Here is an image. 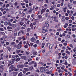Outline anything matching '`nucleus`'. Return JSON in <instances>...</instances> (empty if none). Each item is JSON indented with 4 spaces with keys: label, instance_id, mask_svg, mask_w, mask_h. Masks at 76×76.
<instances>
[{
    "label": "nucleus",
    "instance_id": "obj_58",
    "mask_svg": "<svg viewBox=\"0 0 76 76\" xmlns=\"http://www.w3.org/2000/svg\"><path fill=\"white\" fill-rule=\"evenodd\" d=\"M31 74L30 72H28L27 73H26V75H28Z\"/></svg>",
    "mask_w": 76,
    "mask_h": 76
},
{
    "label": "nucleus",
    "instance_id": "obj_11",
    "mask_svg": "<svg viewBox=\"0 0 76 76\" xmlns=\"http://www.w3.org/2000/svg\"><path fill=\"white\" fill-rule=\"evenodd\" d=\"M22 59H23L26 60V56H21V57H20Z\"/></svg>",
    "mask_w": 76,
    "mask_h": 76
},
{
    "label": "nucleus",
    "instance_id": "obj_41",
    "mask_svg": "<svg viewBox=\"0 0 76 76\" xmlns=\"http://www.w3.org/2000/svg\"><path fill=\"white\" fill-rule=\"evenodd\" d=\"M20 67H21V65H18L17 66V67L18 68H20Z\"/></svg>",
    "mask_w": 76,
    "mask_h": 76
},
{
    "label": "nucleus",
    "instance_id": "obj_15",
    "mask_svg": "<svg viewBox=\"0 0 76 76\" xmlns=\"http://www.w3.org/2000/svg\"><path fill=\"white\" fill-rule=\"evenodd\" d=\"M67 7H65L63 9V10L64 11V12H66V10H67Z\"/></svg>",
    "mask_w": 76,
    "mask_h": 76
},
{
    "label": "nucleus",
    "instance_id": "obj_3",
    "mask_svg": "<svg viewBox=\"0 0 76 76\" xmlns=\"http://www.w3.org/2000/svg\"><path fill=\"white\" fill-rule=\"evenodd\" d=\"M10 69H11L12 71L15 70V69H16L15 67H13V65H11L9 68Z\"/></svg>",
    "mask_w": 76,
    "mask_h": 76
},
{
    "label": "nucleus",
    "instance_id": "obj_61",
    "mask_svg": "<svg viewBox=\"0 0 76 76\" xmlns=\"http://www.w3.org/2000/svg\"><path fill=\"white\" fill-rule=\"evenodd\" d=\"M11 44L12 45H14L15 44V42H12Z\"/></svg>",
    "mask_w": 76,
    "mask_h": 76
},
{
    "label": "nucleus",
    "instance_id": "obj_20",
    "mask_svg": "<svg viewBox=\"0 0 76 76\" xmlns=\"http://www.w3.org/2000/svg\"><path fill=\"white\" fill-rule=\"evenodd\" d=\"M20 52V50H17L16 51V52L17 53H19Z\"/></svg>",
    "mask_w": 76,
    "mask_h": 76
},
{
    "label": "nucleus",
    "instance_id": "obj_28",
    "mask_svg": "<svg viewBox=\"0 0 76 76\" xmlns=\"http://www.w3.org/2000/svg\"><path fill=\"white\" fill-rule=\"evenodd\" d=\"M20 14L19 12H17L15 13V15L16 16H18Z\"/></svg>",
    "mask_w": 76,
    "mask_h": 76
},
{
    "label": "nucleus",
    "instance_id": "obj_35",
    "mask_svg": "<svg viewBox=\"0 0 76 76\" xmlns=\"http://www.w3.org/2000/svg\"><path fill=\"white\" fill-rule=\"evenodd\" d=\"M23 76V74L22 72H20V73L18 75V76Z\"/></svg>",
    "mask_w": 76,
    "mask_h": 76
},
{
    "label": "nucleus",
    "instance_id": "obj_49",
    "mask_svg": "<svg viewBox=\"0 0 76 76\" xmlns=\"http://www.w3.org/2000/svg\"><path fill=\"white\" fill-rule=\"evenodd\" d=\"M71 19L72 20H74L75 17L74 16H72L71 18Z\"/></svg>",
    "mask_w": 76,
    "mask_h": 76
},
{
    "label": "nucleus",
    "instance_id": "obj_25",
    "mask_svg": "<svg viewBox=\"0 0 76 76\" xmlns=\"http://www.w3.org/2000/svg\"><path fill=\"white\" fill-rule=\"evenodd\" d=\"M65 53H66L70 55V52L69 51H68L66 50Z\"/></svg>",
    "mask_w": 76,
    "mask_h": 76
},
{
    "label": "nucleus",
    "instance_id": "obj_38",
    "mask_svg": "<svg viewBox=\"0 0 76 76\" xmlns=\"http://www.w3.org/2000/svg\"><path fill=\"white\" fill-rule=\"evenodd\" d=\"M20 31H21V33H22V34H24L25 33V32L24 31L22 30H20Z\"/></svg>",
    "mask_w": 76,
    "mask_h": 76
},
{
    "label": "nucleus",
    "instance_id": "obj_48",
    "mask_svg": "<svg viewBox=\"0 0 76 76\" xmlns=\"http://www.w3.org/2000/svg\"><path fill=\"white\" fill-rule=\"evenodd\" d=\"M48 14L47 13H46L45 14V17H48Z\"/></svg>",
    "mask_w": 76,
    "mask_h": 76
},
{
    "label": "nucleus",
    "instance_id": "obj_7",
    "mask_svg": "<svg viewBox=\"0 0 76 76\" xmlns=\"http://www.w3.org/2000/svg\"><path fill=\"white\" fill-rule=\"evenodd\" d=\"M21 48H22V45H20V44H18V45L17 48L18 49H20Z\"/></svg>",
    "mask_w": 76,
    "mask_h": 76
},
{
    "label": "nucleus",
    "instance_id": "obj_39",
    "mask_svg": "<svg viewBox=\"0 0 76 76\" xmlns=\"http://www.w3.org/2000/svg\"><path fill=\"white\" fill-rule=\"evenodd\" d=\"M23 10L22 9H21L20 10V13H22L23 12Z\"/></svg>",
    "mask_w": 76,
    "mask_h": 76
},
{
    "label": "nucleus",
    "instance_id": "obj_2",
    "mask_svg": "<svg viewBox=\"0 0 76 76\" xmlns=\"http://www.w3.org/2000/svg\"><path fill=\"white\" fill-rule=\"evenodd\" d=\"M45 69V67L42 66L40 68V71L41 72H44Z\"/></svg>",
    "mask_w": 76,
    "mask_h": 76
},
{
    "label": "nucleus",
    "instance_id": "obj_27",
    "mask_svg": "<svg viewBox=\"0 0 76 76\" xmlns=\"http://www.w3.org/2000/svg\"><path fill=\"white\" fill-rule=\"evenodd\" d=\"M48 7V5L47 4H45L44 5V7L46 8V9H47V7Z\"/></svg>",
    "mask_w": 76,
    "mask_h": 76
},
{
    "label": "nucleus",
    "instance_id": "obj_8",
    "mask_svg": "<svg viewBox=\"0 0 76 76\" xmlns=\"http://www.w3.org/2000/svg\"><path fill=\"white\" fill-rule=\"evenodd\" d=\"M55 8H56V6L55 5H53L52 7L50 9V10H53Z\"/></svg>",
    "mask_w": 76,
    "mask_h": 76
},
{
    "label": "nucleus",
    "instance_id": "obj_21",
    "mask_svg": "<svg viewBox=\"0 0 76 76\" xmlns=\"http://www.w3.org/2000/svg\"><path fill=\"white\" fill-rule=\"evenodd\" d=\"M23 69H24V70H25V71L28 72V70H29V69L28 68H24Z\"/></svg>",
    "mask_w": 76,
    "mask_h": 76
},
{
    "label": "nucleus",
    "instance_id": "obj_26",
    "mask_svg": "<svg viewBox=\"0 0 76 76\" xmlns=\"http://www.w3.org/2000/svg\"><path fill=\"white\" fill-rule=\"evenodd\" d=\"M43 32V33H45L46 32H48V30H43V31H42Z\"/></svg>",
    "mask_w": 76,
    "mask_h": 76
},
{
    "label": "nucleus",
    "instance_id": "obj_18",
    "mask_svg": "<svg viewBox=\"0 0 76 76\" xmlns=\"http://www.w3.org/2000/svg\"><path fill=\"white\" fill-rule=\"evenodd\" d=\"M24 24V23H23L22 22H20L19 23V24H20V25H21V26H22Z\"/></svg>",
    "mask_w": 76,
    "mask_h": 76
},
{
    "label": "nucleus",
    "instance_id": "obj_12",
    "mask_svg": "<svg viewBox=\"0 0 76 76\" xmlns=\"http://www.w3.org/2000/svg\"><path fill=\"white\" fill-rule=\"evenodd\" d=\"M46 27V26H44V27H43V28H42V29H43V30H47L48 29L47 27Z\"/></svg>",
    "mask_w": 76,
    "mask_h": 76
},
{
    "label": "nucleus",
    "instance_id": "obj_55",
    "mask_svg": "<svg viewBox=\"0 0 76 76\" xmlns=\"http://www.w3.org/2000/svg\"><path fill=\"white\" fill-rule=\"evenodd\" d=\"M24 66L25 67H28V68L29 67V66L25 64V65Z\"/></svg>",
    "mask_w": 76,
    "mask_h": 76
},
{
    "label": "nucleus",
    "instance_id": "obj_43",
    "mask_svg": "<svg viewBox=\"0 0 76 76\" xmlns=\"http://www.w3.org/2000/svg\"><path fill=\"white\" fill-rule=\"evenodd\" d=\"M64 64H65V65H66V66H67L68 64L67 62V61H65V63H64Z\"/></svg>",
    "mask_w": 76,
    "mask_h": 76
},
{
    "label": "nucleus",
    "instance_id": "obj_29",
    "mask_svg": "<svg viewBox=\"0 0 76 76\" xmlns=\"http://www.w3.org/2000/svg\"><path fill=\"white\" fill-rule=\"evenodd\" d=\"M6 48L9 51H10V50L11 49V48H10L9 47H7Z\"/></svg>",
    "mask_w": 76,
    "mask_h": 76
},
{
    "label": "nucleus",
    "instance_id": "obj_4",
    "mask_svg": "<svg viewBox=\"0 0 76 76\" xmlns=\"http://www.w3.org/2000/svg\"><path fill=\"white\" fill-rule=\"evenodd\" d=\"M72 4L71 3H68L67 7L69 9H71L72 8Z\"/></svg>",
    "mask_w": 76,
    "mask_h": 76
},
{
    "label": "nucleus",
    "instance_id": "obj_62",
    "mask_svg": "<svg viewBox=\"0 0 76 76\" xmlns=\"http://www.w3.org/2000/svg\"><path fill=\"white\" fill-rule=\"evenodd\" d=\"M69 19V17H66L65 18V20H68Z\"/></svg>",
    "mask_w": 76,
    "mask_h": 76
},
{
    "label": "nucleus",
    "instance_id": "obj_40",
    "mask_svg": "<svg viewBox=\"0 0 76 76\" xmlns=\"http://www.w3.org/2000/svg\"><path fill=\"white\" fill-rule=\"evenodd\" d=\"M50 35L52 36H53L54 35V36H55L56 35L55 34H54L53 33H50Z\"/></svg>",
    "mask_w": 76,
    "mask_h": 76
},
{
    "label": "nucleus",
    "instance_id": "obj_36",
    "mask_svg": "<svg viewBox=\"0 0 76 76\" xmlns=\"http://www.w3.org/2000/svg\"><path fill=\"white\" fill-rule=\"evenodd\" d=\"M39 9V7H35V11H37Z\"/></svg>",
    "mask_w": 76,
    "mask_h": 76
},
{
    "label": "nucleus",
    "instance_id": "obj_24",
    "mask_svg": "<svg viewBox=\"0 0 76 76\" xmlns=\"http://www.w3.org/2000/svg\"><path fill=\"white\" fill-rule=\"evenodd\" d=\"M65 67V66L64 65H62V66L61 67V69L62 70H64V69Z\"/></svg>",
    "mask_w": 76,
    "mask_h": 76
},
{
    "label": "nucleus",
    "instance_id": "obj_10",
    "mask_svg": "<svg viewBox=\"0 0 76 76\" xmlns=\"http://www.w3.org/2000/svg\"><path fill=\"white\" fill-rule=\"evenodd\" d=\"M0 69H2V70H3L4 69V67L3 65H1L0 66Z\"/></svg>",
    "mask_w": 76,
    "mask_h": 76
},
{
    "label": "nucleus",
    "instance_id": "obj_47",
    "mask_svg": "<svg viewBox=\"0 0 76 76\" xmlns=\"http://www.w3.org/2000/svg\"><path fill=\"white\" fill-rule=\"evenodd\" d=\"M33 46L34 48H36L37 46V44H35V45H34Z\"/></svg>",
    "mask_w": 76,
    "mask_h": 76
},
{
    "label": "nucleus",
    "instance_id": "obj_56",
    "mask_svg": "<svg viewBox=\"0 0 76 76\" xmlns=\"http://www.w3.org/2000/svg\"><path fill=\"white\" fill-rule=\"evenodd\" d=\"M58 41H61V38H58Z\"/></svg>",
    "mask_w": 76,
    "mask_h": 76
},
{
    "label": "nucleus",
    "instance_id": "obj_17",
    "mask_svg": "<svg viewBox=\"0 0 76 76\" xmlns=\"http://www.w3.org/2000/svg\"><path fill=\"white\" fill-rule=\"evenodd\" d=\"M14 36H16L18 35V34L17 33L16 31H14Z\"/></svg>",
    "mask_w": 76,
    "mask_h": 76
},
{
    "label": "nucleus",
    "instance_id": "obj_51",
    "mask_svg": "<svg viewBox=\"0 0 76 76\" xmlns=\"http://www.w3.org/2000/svg\"><path fill=\"white\" fill-rule=\"evenodd\" d=\"M32 61V59L30 58L28 59V62H29L30 61Z\"/></svg>",
    "mask_w": 76,
    "mask_h": 76
},
{
    "label": "nucleus",
    "instance_id": "obj_31",
    "mask_svg": "<svg viewBox=\"0 0 76 76\" xmlns=\"http://www.w3.org/2000/svg\"><path fill=\"white\" fill-rule=\"evenodd\" d=\"M7 29H12V27H10V26H8L7 27Z\"/></svg>",
    "mask_w": 76,
    "mask_h": 76
},
{
    "label": "nucleus",
    "instance_id": "obj_53",
    "mask_svg": "<svg viewBox=\"0 0 76 76\" xmlns=\"http://www.w3.org/2000/svg\"><path fill=\"white\" fill-rule=\"evenodd\" d=\"M22 38L23 39V41H25L26 40V39L25 37H23Z\"/></svg>",
    "mask_w": 76,
    "mask_h": 76
},
{
    "label": "nucleus",
    "instance_id": "obj_14",
    "mask_svg": "<svg viewBox=\"0 0 76 76\" xmlns=\"http://www.w3.org/2000/svg\"><path fill=\"white\" fill-rule=\"evenodd\" d=\"M32 54L34 55L35 56H36L37 54V52H33L32 53Z\"/></svg>",
    "mask_w": 76,
    "mask_h": 76
},
{
    "label": "nucleus",
    "instance_id": "obj_32",
    "mask_svg": "<svg viewBox=\"0 0 76 76\" xmlns=\"http://www.w3.org/2000/svg\"><path fill=\"white\" fill-rule=\"evenodd\" d=\"M37 63H35L34 64V67H36L37 66Z\"/></svg>",
    "mask_w": 76,
    "mask_h": 76
},
{
    "label": "nucleus",
    "instance_id": "obj_23",
    "mask_svg": "<svg viewBox=\"0 0 76 76\" xmlns=\"http://www.w3.org/2000/svg\"><path fill=\"white\" fill-rule=\"evenodd\" d=\"M4 24L5 26H7L8 24V23L7 21H5L4 22Z\"/></svg>",
    "mask_w": 76,
    "mask_h": 76
},
{
    "label": "nucleus",
    "instance_id": "obj_45",
    "mask_svg": "<svg viewBox=\"0 0 76 76\" xmlns=\"http://www.w3.org/2000/svg\"><path fill=\"white\" fill-rule=\"evenodd\" d=\"M24 65L23 64L21 65L20 68V69H23L24 67Z\"/></svg>",
    "mask_w": 76,
    "mask_h": 76
},
{
    "label": "nucleus",
    "instance_id": "obj_54",
    "mask_svg": "<svg viewBox=\"0 0 76 76\" xmlns=\"http://www.w3.org/2000/svg\"><path fill=\"white\" fill-rule=\"evenodd\" d=\"M30 26L31 27V28L33 29V27H32L33 26V24L32 23L31 24Z\"/></svg>",
    "mask_w": 76,
    "mask_h": 76
},
{
    "label": "nucleus",
    "instance_id": "obj_46",
    "mask_svg": "<svg viewBox=\"0 0 76 76\" xmlns=\"http://www.w3.org/2000/svg\"><path fill=\"white\" fill-rule=\"evenodd\" d=\"M22 39V38L21 37H18V39L19 40H20L21 39Z\"/></svg>",
    "mask_w": 76,
    "mask_h": 76
},
{
    "label": "nucleus",
    "instance_id": "obj_52",
    "mask_svg": "<svg viewBox=\"0 0 76 76\" xmlns=\"http://www.w3.org/2000/svg\"><path fill=\"white\" fill-rule=\"evenodd\" d=\"M72 37L74 38H75L76 37L75 35V34H72Z\"/></svg>",
    "mask_w": 76,
    "mask_h": 76
},
{
    "label": "nucleus",
    "instance_id": "obj_42",
    "mask_svg": "<svg viewBox=\"0 0 76 76\" xmlns=\"http://www.w3.org/2000/svg\"><path fill=\"white\" fill-rule=\"evenodd\" d=\"M69 47H71L72 48V49H73V45L72 44H70L69 45Z\"/></svg>",
    "mask_w": 76,
    "mask_h": 76
},
{
    "label": "nucleus",
    "instance_id": "obj_22",
    "mask_svg": "<svg viewBox=\"0 0 76 76\" xmlns=\"http://www.w3.org/2000/svg\"><path fill=\"white\" fill-rule=\"evenodd\" d=\"M52 72L51 71H50L49 72H46V73L47 74H51Z\"/></svg>",
    "mask_w": 76,
    "mask_h": 76
},
{
    "label": "nucleus",
    "instance_id": "obj_33",
    "mask_svg": "<svg viewBox=\"0 0 76 76\" xmlns=\"http://www.w3.org/2000/svg\"><path fill=\"white\" fill-rule=\"evenodd\" d=\"M8 25L10 26H12V25L11 24V23L10 21H9L8 23Z\"/></svg>",
    "mask_w": 76,
    "mask_h": 76
},
{
    "label": "nucleus",
    "instance_id": "obj_64",
    "mask_svg": "<svg viewBox=\"0 0 76 76\" xmlns=\"http://www.w3.org/2000/svg\"><path fill=\"white\" fill-rule=\"evenodd\" d=\"M73 3L75 5L76 4V1H73Z\"/></svg>",
    "mask_w": 76,
    "mask_h": 76
},
{
    "label": "nucleus",
    "instance_id": "obj_9",
    "mask_svg": "<svg viewBox=\"0 0 76 76\" xmlns=\"http://www.w3.org/2000/svg\"><path fill=\"white\" fill-rule=\"evenodd\" d=\"M46 8H44V9H42V13H41V14L42 15V14L45 12V10H46Z\"/></svg>",
    "mask_w": 76,
    "mask_h": 76
},
{
    "label": "nucleus",
    "instance_id": "obj_37",
    "mask_svg": "<svg viewBox=\"0 0 76 76\" xmlns=\"http://www.w3.org/2000/svg\"><path fill=\"white\" fill-rule=\"evenodd\" d=\"M42 16L41 15H39V16H38V18L39 19H40L42 18Z\"/></svg>",
    "mask_w": 76,
    "mask_h": 76
},
{
    "label": "nucleus",
    "instance_id": "obj_59",
    "mask_svg": "<svg viewBox=\"0 0 76 76\" xmlns=\"http://www.w3.org/2000/svg\"><path fill=\"white\" fill-rule=\"evenodd\" d=\"M68 74H69V75L70 76H72V75L71 73H70L69 72H68Z\"/></svg>",
    "mask_w": 76,
    "mask_h": 76
},
{
    "label": "nucleus",
    "instance_id": "obj_30",
    "mask_svg": "<svg viewBox=\"0 0 76 76\" xmlns=\"http://www.w3.org/2000/svg\"><path fill=\"white\" fill-rule=\"evenodd\" d=\"M45 24H46V26L47 27H48L49 26V24H48V21H46L45 23Z\"/></svg>",
    "mask_w": 76,
    "mask_h": 76
},
{
    "label": "nucleus",
    "instance_id": "obj_50",
    "mask_svg": "<svg viewBox=\"0 0 76 76\" xmlns=\"http://www.w3.org/2000/svg\"><path fill=\"white\" fill-rule=\"evenodd\" d=\"M33 69V67L32 66H31V67H30L29 68V69L30 70H31L32 69Z\"/></svg>",
    "mask_w": 76,
    "mask_h": 76
},
{
    "label": "nucleus",
    "instance_id": "obj_57",
    "mask_svg": "<svg viewBox=\"0 0 76 76\" xmlns=\"http://www.w3.org/2000/svg\"><path fill=\"white\" fill-rule=\"evenodd\" d=\"M21 5L22 6H24V5H25V3L23 2L21 3Z\"/></svg>",
    "mask_w": 76,
    "mask_h": 76
},
{
    "label": "nucleus",
    "instance_id": "obj_1",
    "mask_svg": "<svg viewBox=\"0 0 76 76\" xmlns=\"http://www.w3.org/2000/svg\"><path fill=\"white\" fill-rule=\"evenodd\" d=\"M46 45H47V47H50V46L51 47V48H52V47H53L54 45V44H51V45L50 43H48L47 44H46Z\"/></svg>",
    "mask_w": 76,
    "mask_h": 76
},
{
    "label": "nucleus",
    "instance_id": "obj_44",
    "mask_svg": "<svg viewBox=\"0 0 76 76\" xmlns=\"http://www.w3.org/2000/svg\"><path fill=\"white\" fill-rule=\"evenodd\" d=\"M26 28L25 27H21V30H24Z\"/></svg>",
    "mask_w": 76,
    "mask_h": 76
},
{
    "label": "nucleus",
    "instance_id": "obj_60",
    "mask_svg": "<svg viewBox=\"0 0 76 76\" xmlns=\"http://www.w3.org/2000/svg\"><path fill=\"white\" fill-rule=\"evenodd\" d=\"M14 63V62L12 61H10V63L11 64H13V63Z\"/></svg>",
    "mask_w": 76,
    "mask_h": 76
},
{
    "label": "nucleus",
    "instance_id": "obj_16",
    "mask_svg": "<svg viewBox=\"0 0 76 76\" xmlns=\"http://www.w3.org/2000/svg\"><path fill=\"white\" fill-rule=\"evenodd\" d=\"M63 30L61 28H59L57 29V31L58 32H60L61 31H63Z\"/></svg>",
    "mask_w": 76,
    "mask_h": 76
},
{
    "label": "nucleus",
    "instance_id": "obj_13",
    "mask_svg": "<svg viewBox=\"0 0 76 76\" xmlns=\"http://www.w3.org/2000/svg\"><path fill=\"white\" fill-rule=\"evenodd\" d=\"M68 25V24L66 23L65 24V25L64 26V27L65 28H67V26Z\"/></svg>",
    "mask_w": 76,
    "mask_h": 76
},
{
    "label": "nucleus",
    "instance_id": "obj_63",
    "mask_svg": "<svg viewBox=\"0 0 76 76\" xmlns=\"http://www.w3.org/2000/svg\"><path fill=\"white\" fill-rule=\"evenodd\" d=\"M62 20L63 22H64L65 21V19L64 18H62Z\"/></svg>",
    "mask_w": 76,
    "mask_h": 76
},
{
    "label": "nucleus",
    "instance_id": "obj_5",
    "mask_svg": "<svg viewBox=\"0 0 76 76\" xmlns=\"http://www.w3.org/2000/svg\"><path fill=\"white\" fill-rule=\"evenodd\" d=\"M36 41V39L34 37H32L31 39V41L32 42H34Z\"/></svg>",
    "mask_w": 76,
    "mask_h": 76
},
{
    "label": "nucleus",
    "instance_id": "obj_19",
    "mask_svg": "<svg viewBox=\"0 0 76 76\" xmlns=\"http://www.w3.org/2000/svg\"><path fill=\"white\" fill-rule=\"evenodd\" d=\"M20 60V58L18 57V58H17L16 59L15 61L17 62L19 61Z\"/></svg>",
    "mask_w": 76,
    "mask_h": 76
},
{
    "label": "nucleus",
    "instance_id": "obj_6",
    "mask_svg": "<svg viewBox=\"0 0 76 76\" xmlns=\"http://www.w3.org/2000/svg\"><path fill=\"white\" fill-rule=\"evenodd\" d=\"M52 19L53 21H55L56 22H58V19H57L56 18V17L53 18Z\"/></svg>",
    "mask_w": 76,
    "mask_h": 76
},
{
    "label": "nucleus",
    "instance_id": "obj_34",
    "mask_svg": "<svg viewBox=\"0 0 76 76\" xmlns=\"http://www.w3.org/2000/svg\"><path fill=\"white\" fill-rule=\"evenodd\" d=\"M33 44L32 43H30L29 45V47H32L33 45Z\"/></svg>",
    "mask_w": 76,
    "mask_h": 76
}]
</instances>
